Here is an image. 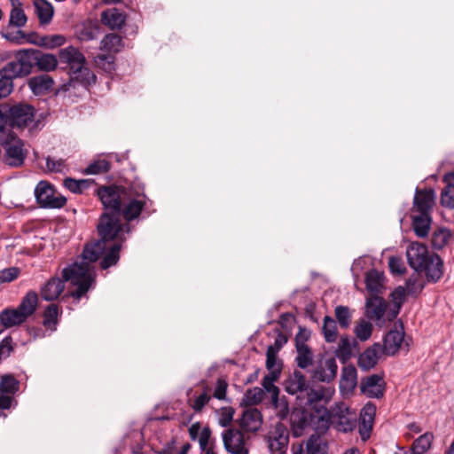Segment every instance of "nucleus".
<instances>
[{
  "mask_svg": "<svg viewBox=\"0 0 454 454\" xmlns=\"http://www.w3.org/2000/svg\"><path fill=\"white\" fill-rule=\"evenodd\" d=\"M337 363L333 357L321 361L312 371L311 376L315 381L331 382L337 375Z\"/></svg>",
  "mask_w": 454,
  "mask_h": 454,
  "instance_id": "dca6fc26",
  "label": "nucleus"
},
{
  "mask_svg": "<svg viewBox=\"0 0 454 454\" xmlns=\"http://www.w3.org/2000/svg\"><path fill=\"white\" fill-rule=\"evenodd\" d=\"M146 196L137 194L136 196L129 190L127 192L126 202L121 207V215L127 222L137 219L145 206Z\"/></svg>",
  "mask_w": 454,
  "mask_h": 454,
  "instance_id": "9b49d317",
  "label": "nucleus"
},
{
  "mask_svg": "<svg viewBox=\"0 0 454 454\" xmlns=\"http://www.w3.org/2000/svg\"><path fill=\"white\" fill-rule=\"evenodd\" d=\"M387 303L383 298L377 295L367 299L365 307V315L368 319L372 320L377 325L382 326L385 324V313L387 312Z\"/></svg>",
  "mask_w": 454,
  "mask_h": 454,
  "instance_id": "4468645a",
  "label": "nucleus"
},
{
  "mask_svg": "<svg viewBox=\"0 0 454 454\" xmlns=\"http://www.w3.org/2000/svg\"><path fill=\"white\" fill-rule=\"evenodd\" d=\"M407 260L411 268L419 271L430 256L427 247L419 242L411 243L406 251Z\"/></svg>",
  "mask_w": 454,
  "mask_h": 454,
  "instance_id": "2eb2a0df",
  "label": "nucleus"
},
{
  "mask_svg": "<svg viewBox=\"0 0 454 454\" xmlns=\"http://www.w3.org/2000/svg\"><path fill=\"white\" fill-rule=\"evenodd\" d=\"M307 387L306 377L300 371H294L285 381V390L291 395L303 394Z\"/></svg>",
  "mask_w": 454,
  "mask_h": 454,
  "instance_id": "b1692460",
  "label": "nucleus"
},
{
  "mask_svg": "<svg viewBox=\"0 0 454 454\" xmlns=\"http://www.w3.org/2000/svg\"><path fill=\"white\" fill-rule=\"evenodd\" d=\"M20 273L17 267H10L0 270V283H10L15 280Z\"/></svg>",
  "mask_w": 454,
  "mask_h": 454,
  "instance_id": "bf43d9fd",
  "label": "nucleus"
},
{
  "mask_svg": "<svg viewBox=\"0 0 454 454\" xmlns=\"http://www.w3.org/2000/svg\"><path fill=\"white\" fill-rule=\"evenodd\" d=\"M81 262H74L62 270L64 281L69 282L72 286H76V290L71 293V296L76 300H80L90 288L94 281V267L91 265L93 262H89L83 258Z\"/></svg>",
  "mask_w": 454,
  "mask_h": 454,
  "instance_id": "20e7f679",
  "label": "nucleus"
},
{
  "mask_svg": "<svg viewBox=\"0 0 454 454\" xmlns=\"http://www.w3.org/2000/svg\"><path fill=\"white\" fill-rule=\"evenodd\" d=\"M451 239V232L446 228H441L434 231L432 235V246L434 249H442Z\"/></svg>",
  "mask_w": 454,
  "mask_h": 454,
  "instance_id": "79ce46f5",
  "label": "nucleus"
},
{
  "mask_svg": "<svg viewBox=\"0 0 454 454\" xmlns=\"http://www.w3.org/2000/svg\"><path fill=\"white\" fill-rule=\"evenodd\" d=\"M262 424V416L257 408H248L244 411L240 419V427L247 432H256Z\"/></svg>",
  "mask_w": 454,
  "mask_h": 454,
  "instance_id": "4be33fe9",
  "label": "nucleus"
},
{
  "mask_svg": "<svg viewBox=\"0 0 454 454\" xmlns=\"http://www.w3.org/2000/svg\"><path fill=\"white\" fill-rule=\"evenodd\" d=\"M306 454H327V446L318 435L312 434L306 442Z\"/></svg>",
  "mask_w": 454,
  "mask_h": 454,
  "instance_id": "ea45409f",
  "label": "nucleus"
},
{
  "mask_svg": "<svg viewBox=\"0 0 454 454\" xmlns=\"http://www.w3.org/2000/svg\"><path fill=\"white\" fill-rule=\"evenodd\" d=\"M383 274L376 270H372L366 274L365 284L368 291L372 293L380 292L383 285Z\"/></svg>",
  "mask_w": 454,
  "mask_h": 454,
  "instance_id": "4c0bfd02",
  "label": "nucleus"
},
{
  "mask_svg": "<svg viewBox=\"0 0 454 454\" xmlns=\"http://www.w3.org/2000/svg\"><path fill=\"white\" fill-rule=\"evenodd\" d=\"M121 214H110L104 212L97 225L99 239L85 245L82 255L89 262H97L104 254L107 244L112 241L122 243L126 240V234L130 232L129 223H122L120 220Z\"/></svg>",
  "mask_w": 454,
  "mask_h": 454,
  "instance_id": "f257e3e1",
  "label": "nucleus"
},
{
  "mask_svg": "<svg viewBox=\"0 0 454 454\" xmlns=\"http://www.w3.org/2000/svg\"><path fill=\"white\" fill-rule=\"evenodd\" d=\"M434 435L431 433H425L418 437L412 443L411 450L413 454H423L431 447Z\"/></svg>",
  "mask_w": 454,
  "mask_h": 454,
  "instance_id": "a19ab883",
  "label": "nucleus"
},
{
  "mask_svg": "<svg viewBox=\"0 0 454 454\" xmlns=\"http://www.w3.org/2000/svg\"><path fill=\"white\" fill-rule=\"evenodd\" d=\"M376 413V406L372 403H367L360 411V420L373 423Z\"/></svg>",
  "mask_w": 454,
  "mask_h": 454,
  "instance_id": "052dcab7",
  "label": "nucleus"
},
{
  "mask_svg": "<svg viewBox=\"0 0 454 454\" xmlns=\"http://www.w3.org/2000/svg\"><path fill=\"white\" fill-rule=\"evenodd\" d=\"M0 145L4 149V162L10 167H20L27 156L23 141L14 131L0 130Z\"/></svg>",
  "mask_w": 454,
  "mask_h": 454,
  "instance_id": "39448f33",
  "label": "nucleus"
},
{
  "mask_svg": "<svg viewBox=\"0 0 454 454\" xmlns=\"http://www.w3.org/2000/svg\"><path fill=\"white\" fill-rule=\"evenodd\" d=\"M278 373L277 371H272L267 375H265L262 379V385L264 390L270 394L271 399H276V397L279 394V389L277 386L274 385V382L278 380Z\"/></svg>",
  "mask_w": 454,
  "mask_h": 454,
  "instance_id": "a18cd8bd",
  "label": "nucleus"
},
{
  "mask_svg": "<svg viewBox=\"0 0 454 454\" xmlns=\"http://www.w3.org/2000/svg\"><path fill=\"white\" fill-rule=\"evenodd\" d=\"M356 386V371L351 367H345L342 371L340 387L343 390H353Z\"/></svg>",
  "mask_w": 454,
  "mask_h": 454,
  "instance_id": "c9c22d12",
  "label": "nucleus"
},
{
  "mask_svg": "<svg viewBox=\"0 0 454 454\" xmlns=\"http://www.w3.org/2000/svg\"><path fill=\"white\" fill-rule=\"evenodd\" d=\"M46 167L51 172H62L66 164L65 160L62 159L55 160L51 157H47Z\"/></svg>",
  "mask_w": 454,
  "mask_h": 454,
  "instance_id": "69168bd1",
  "label": "nucleus"
},
{
  "mask_svg": "<svg viewBox=\"0 0 454 454\" xmlns=\"http://www.w3.org/2000/svg\"><path fill=\"white\" fill-rule=\"evenodd\" d=\"M14 350V344L11 336H6L0 342V363L8 358Z\"/></svg>",
  "mask_w": 454,
  "mask_h": 454,
  "instance_id": "4d7b16f0",
  "label": "nucleus"
},
{
  "mask_svg": "<svg viewBox=\"0 0 454 454\" xmlns=\"http://www.w3.org/2000/svg\"><path fill=\"white\" fill-rule=\"evenodd\" d=\"M223 442L229 454H248L246 448L244 434L236 428H229L223 432Z\"/></svg>",
  "mask_w": 454,
  "mask_h": 454,
  "instance_id": "ddd939ff",
  "label": "nucleus"
},
{
  "mask_svg": "<svg viewBox=\"0 0 454 454\" xmlns=\"http://www.w3.org/2000/svg\"><path fill=\"white\" fill-rule=\"evenodd\" d=\"M101 21L110 29H120L126 21V15L117 8L108 9L101 13Z\"/></svg>",
  "mask_w": 454,
  "mask_h": 454,
  "instance_id": "393cba45",
  "label": "nucleus"
},
{
  "mask_svg": "<svg viewBox=\"0 0 454 454\" xmlns=\"http://www.w3.org/2000/svg\"><path fill=\"white\" fill-rule=\"evenodd\" d=\"M296 352L295 362L299 368L306 369L313 364L314 355L309 346L298 347Z\"/></svg>",
  "mask_w": 454,
  "mask_h": 454,
  "instance_id": "f704fd0d",
  "label": "nucleus"
},
{
  "mask_svg": "<svg viewBox=\"0 0 454 454\" xmlns=\"http://www.w3.org/2000/svg\"><path fill=\"white\" fill-rule=\"evenodd\" d=\"M426 271L427 277L433 282L438 281L443 274V262L436 254H432L427 260L425 266L419 271Z\"/></svg>",
  "mask_w": 454,
  "mask_h": 454,
  "instance_id": "5701e85b",
  "label": "nucleus"
},
{
  "mask_svg": "<svg viewBox=\"0 0 454 454\" xmlns=\"http://www.w3.org/2000/svg\"><path fill=\"white\" fill-rule=\"evenodd\" d=\"M64 185L73 193H82L90 186V182L84 179L75 180L68 177L65 179Z\"/></svg>",
  "mask_w": 454,
  "mask_h": 454,
  "instance_id": "8fccbe9b",
  "label": "nucleus"
},
{
  "mask_svg": "<svg viewBox=\"0 0 454 454\" xmlns=\"http://www.w3.org/2000/svg\"><path fill=\"white\" fill-rule=\"evenodd\" d=\"M322 333L326 342L333 343L338 338V327L336 321L330 316H325L323 320Z\"/></svg>",
  "mask_w": 454,
  "mask_h": 454,
  "instance_id": "473e14b6",
  "label": "nucleus"
},
{
  "mask_svg": "<svg viewBox=\"0 0 454 454\" xmlns=\"http://www.w3.org/2000/svg\"><path fill=\"white\" fill-rule=\"evenodd\" d=\"M272 403L279 418L285 419L287 417L289 413L288 403L284 398L279 399L278 395L276 399H272Z\"/></svg>",
  "mask_w": 454,
  "mask_h": 454,
  "instance_id": "e2e57ef3",
  "label": "nucleus"
},
{
  "mask_svg": "<svg viewBox=\"0 0 454 454\" xmlns=\"http://www.w3.org/2000/svg\"><path fill=\"white\" fill-rule=\"evenodd\" d=\"M388 265L393 273L403 274L405 270V266L401 258L391 256L388 260Z\"/></svg>",
  "mask_w": 454,
  "mask_h": 454,
  "instance_id": "774afa93",
  "label": "nucleus"
},
{
  "mask_svg": "<svg viewBox=\"0 0 454 454\" xmlns=\"http://www.w3.org/2000/svg\"><path fill=\"white\" fill-rule=\"evenodd\" d=\"M99 27L92 22H84L76 29L77 37L81 41H90L97 38Z\"/></svg>",
  "mask_w": 454,
  "mask_h": 454,
  "instance_id": "72a5a7b5",
  "label": "nucleus"
},
{
  "mask_svg": "<svg viewBox=\"0 0 454 454\" xmlns=\"http://www.w3.org/2000/svg\"><path fill=\"white\" fill-rule=\"evenodd\" d=\"M383 354L381 345L379 342L374 343L362 352L357 360V364L363 371H369L373 368L380 356Z\"/></svg>",
  "mask_w": 454,
  "mask_h": 454,
  "instance_id": "6ab92c4d",
  "label": "nucleus"
},
{
  "mask_svg": "<svg viewBox=\"0 0 454 454\" xmlns=\"http://www.w3.org/2000/svg\"><path fill=\"white\" fill-rule=\"evenodd\" d=\"M114 60L115 57L114 54H99L94 59L97 67L108 74L113 73L114 70Z\"/></svg>",
  "mask_w": 454,
  "mask_h": 454,
  "instance_id": "de8ad7c7",
  "label": "nucleus"
},
{
  "mask_svg": "<svg viewBox=\"0 0 454 454\" xmlns=\"http://www.w3.org/2000/svg\"><path fill=\"white\" fill-rule=\"evenodd\" d=\"M211 438V430L209 427H204L199 435L198 441L200 444V449L201 451L205 450H209V447H213L212 442H210Z\"/></svg>",
  "mask_w": 454,
  "mask_h": 454,
  "instance_id": "680f3d73",
  "label": "nucleus"
},
{
  "mask_svg": "<svg viewBox=\"0 0 454 454\" xmlns=\"http://www.w3.org/2000/svg\"><path fill=\"white\" fill-rule=\"evenodd\" d=\"M264 392L260 387H253L247 390L245 394V402L249 405H255L263 400Z\"/></svg>",
  "mask_w": 454,
  "mask_h": 454,
  "instance_id": "6e6d98bb",
  "label": "nucleus"
},
{
  "mask_svg": "<svg viewBox=\"0 0 454 454\" xmlns=\"http://www.w3.org/2000/svg\"><path fill=\"white\" fill-rule=\"evenodd\" d=\"M38 303V295L34 291H29L23 297L21 302L17 307V309L27 318L31 316L36 309Z\"/></svg>",
  "mask_w": 454,
  "mask_h": 454,
  "instance_id": "7c9ffc66",
  "label": "nucleus"
},
{
  "mask_svg": "<svg viewBox=\"0 0 454 454\" xmlns=\"http://www.w3.org/2000/svg\"><path fill=\"white\" fill-rule=\"evenodd\" d=\"M59 306L57 304H50L43 313V325L51 328L57 324L59 316Z\"/></svg>",
  "mask_w": 454,
  "mask_h": 454,
  "instance_id": "603ef678",
  "label": "nucleus"
},
{
  "mask_svg": "<svg viewBox=\"0 0 454 454\" xmlns=\"http://www.w3.org/2000/svg\"><path fill=\"white\" fill-rule=\"evenodd\" d=\"M27 23V16L21 8L14 7L10 13L9 25L22 27Z\"/></svg>",
  "mask_w": 454,
  "mask_h": 454,
  "instance_id": "864d4df0",
  "label": "nucleus"
},
{
  "mask_svg": "<svg viewBox=\"0 0 454 454\" xmlns=\"http://www.w3.org/2000/svg\"><path fill=\"white\" fill-rule=\"evenodd\" d=\"M26 317L16 309H5L0 313V322L4 328L20 325L26 321Z\"/></svg>",
  "mask_w": 454,
  "mask_h": 454,
  "instance_id": "bb28decb",
  "label": "nucleus"
},
{
  "mask_svg": "<svg viewBox=\"0 0 454 454\" xmlns=\"http://www.w3.org/2000/svg\"><path fill=\"white\" fill-rule=\"evenodd\" d=\"M434 203V192L433 191H421L416 190L413 199V212L419 214L430 215V210Z\"/></svg>",
  "mask_w": 454,
  "mask_h": 454,
  "instance_id": "aec40b11",
  "label": "nucleus"
},
{
  "mask_svg": "<svg viewBox=\"0 0 454 454\" xmlns=\"http://www.w3.org/2000/svg\"><path fill=\"white\" fill-rule=\"evenodd\" d=\"M54 81L49 74H40L28 80V87L35 95H43L51 90Z\"/></svg>",
  "mask_w": 454,
  "mask_h": 454,
  "instance_id": "a878e982",
  "label": "nucleus"
},
{
  "mask_svg": "<svg viewBox=\"0 0 454 454\" xmlns=\"http://www.w3.org/2000/svg\"><path fill=\"white\" fill-rule=\"evenodd\" d=\"M372 324L364 318H360L354 326V333L361 341L369 340L372 336Z\"/></svg>",
  "mask_w": 454,
  "mask_h": 454,
  "instance_id": "e433bc0d",
  "label": "nucleus"
},
{
  "mask_svg": "<svg viewBox=\"0 0 454 454\" xmlns=\"http://www.w3.org/2000/svg\"><path fill=\"white\" fill-rule=\"evenodd\" d=\"M66 39L63 35H48L44 36L42 39V43L47 47L54 48L57 46H61L64 44Z\"/></svg>",
  "mask_w": 454,
  "mask_h": 454,
  "instance_id": "0e129e2a",
  "label": "nucleus"
},
{
  "mask_svg": "<svg viewBox=\"0 0 454 454\" xmlns=\"http://www.w3.org/2000/svg\"><path fill=\"white\" fill-rule=\"evenodd\" d=\"M404 334L403 324L395 323V328L390 330L383 338V346H381L383 354L395 356L402 348Z\"/></svg>",
  "mask_w": 454,
  "mask_h": 454,
  "instance_id": "f8f14e48",
  "label": "nucleus"
},
{
  "mask_svg": "<svg viewBox=\"0 0 454 454\" xmlns=\"http://www.w3.org/2000/svg\"><path fill=\"white\" fill-rule=\"evenodd\" d=\"M412 228L415 234L419 238H425L427 236L430 226L431 217L430 215H412Z\"/></svg>",
  "mask_w": 454,
  "mask_h": 454,
  "instance_id": "cd10ccee",
  "label": "nucleus"
},
{
  "mask_svg": "<svg viewBox=\"0 0 454 454\" xmlns=\"http://www.w3.org/2000/svg\"><path fill=\"white\" fill-rule=\"evenodd\" d=\"M110 169V162L101 159L91 162L86 168L85 172L89 175H98L106 173Z\"/></svg>",
  "mask_w": 454,
  "mask_h": 454,
  "instance_id": "3c124183",
  "label": "nucleus"
},
{
  "mask_svg": "<svg viewBox=\"0 0 454 454\" xmlns=\"http://www.w3.org/2000/svg\"><path fill=\"white\" fill-rule=\"evenodd\" d=\"M123 47L122 39L119 35L108 34L101 41L100 49L107 54L119 52Z\"/></svg>",
  "mask_w": 454,
  "mask_h": 454,
  "instance_id": "2f4dec72",
  "label": "nucleus"
},
{
  "mask_svg": "<svg viewBox=\"0 0 454 454\" xmlns=\"http://www.w3.org/2000/svg\"><path fill=\"white\" fill-rule=\"evenodd\" d=\"M234 409L232 407H223L218 411V422L222 427H228L232 421L234 415Z\"/></svg>",
  "mask_w": 454,
  "mask_h": 454,
  "instance_id": "13d9d810",
  "label": "nucleus"
},
{
  "mask_svg": "<svg viewBox=\"0 0 454 454\" xmlns=\"http://www.w3.org/2000/svg\"><path fill=\"white\" fill-rule=\"evenodd\" d=\"M269 449L272 453H283L289 442V430L281 422L276 423L267 435Z\"/></svg>",
  "mask_w": 454,
  "mask_h": 454,
  "instance_id": "9d476101",
  "label": "nucleus"
},
{
  "mask_svg": "<svg viewBox=\"0 0 454 454\" xmlns=\"http://www.w3.org/2000/svg\"><path fill=\"white\" fill-rule=\"evenodd\" d=\"M336 356L343 362L348 360L352 356V344L351 340L348 335L340 337L338 348L336 349Z\"/></svg>",
  "mask_w": 454,
  "mask_h": 454,
  "instance_id": "c03bdc74",
  "label": "nucleus"
},
{
  "mask_svg": "<svg viewBox=\"0 0 454 454\" xmlns=\"http://www.w3.org/2000/svg\"><path fill=\"white\" fill-rule=\"evenodd\" d=\"M31 68L36 66L39 70L44 72L53 71L58 66V59L55 55L50 53H43L35 49H27Z\"/></svg>",
  "mask_w": 454,
  "mask_h": 454,
  "instance_id": "f3484780",
  "label": "nucleus"
},
{
  "mask_svg": "<svg viewBox=\"0 0 454 454\" xmlns=\"http://www.w3.org/2000/svg\"><path fill=\"white\" fill-rule=\"evenodd\" d=\"M128 191L122 186L108 185L99 187L97 194L106 212L121 214V207L126 202Z\"/></svg>",
  "mask_w": 454,
  "mask_h": 454,
  "instance_id": "0eeeda50",
  "label": "nucleus"
},
{
  "mask_svg": "<svg viewBox=\"0 0 454 454\" xmlns=\"http://www.w3.org/2000/svg\"><path fill=\"white\" fill-rule=\"evenodd\" d=\"M121 244L122 243H114L112 245L107 244V247L104 251L106 252V254L100 262V266L102 269L106 270L111 266L117 264L120 260Z\"/></svg>",
  "mask_w": 454,
  "mask_h": 454,
  "instance_id": "c85d7f7f",
  "label": "nucleus"
},
{
  "mask_svg": "<svg viewBox=\"0 0 454 454\" xmlns=\"http://www.w3.org/2000/svg\"><path fill=\"white\" fill-rule=\"evenodd\" d=\"M36 111L28 104H0V130L13 131L27 129L30 133L41 129V121L35 120Z\"/></svg>",
  "mask_w": 454,
  "mask_h": 454,
  "instance_id": "f03ea898",
  "label": "nucleus"
},
{
  "mask_svg": "<svg viewBox=\"0 0 454 454\" xmlns=\"http://www.w3.org/2000/svg\"><path fill=\"white\" fill-rule=\"evenodd\" d=\"M307 395V403L308 404H311L312 403L321 401L325 398V390L324 389H308L305 391Z\"/></svg>",
  "mask_w": 454,
  "mask_h": 454,
  "instance_id": "338daca9",
  "label": "nucleus"
},
{
  "mask_svg": "<svg viewBox=\"0 0 454 454\" xmlns=\"http://www.w3.org/2000/svg\"><path fill=\"white\" fill-rule=\"evenodd\" d=\"M383 378L379 374H372L361 383V391L371 398H380L384 395Z\"/></svg>",
  "mask_w": 454,
  "mask_h": 454,
  "instance_id": "a211bd4d",
  "label": "nucleus"
},
{
  "mask_svg": "<svg viewBox=\"0 0 454 454\" xmlns=\"http://www.w3.org/2000/svg\"><path fill=\"white\" fill-rule=\"evenodd\" d=\"M59 61L69 67L70 80L77 82L87 88L96 82V75L86 67L84 55L75 47L68 46L61 49Z\"/></svg>",
  "mask_w": 454,
  "mask_h": 454,
  "instance_id": "7ed1b4c3",
  "label": "nucleus"
},
{
  "mask_svg": "<svg viewBox=\"0 0 454 454\" xmlns=\"http://www.w3.org/2000/svg\"><path fill=\"white\" fill-rule=\"evenodd\" d=\"M32 72L28 50H19L14 54V59L6 63L0 69V75H7L12 80L27 76Z\"/></svg>",
  "mask_w": 454,
  "mask_h": 454,
  "instance_id": "6e6552de",
  "label": "nucleus"
},
{
  "mask_svg": "<svg viewBox=\"0 0 454 454\" xmlns=\"http://www.w3.org/2000/svg\"><path fill=\"white\" fill-rule=\"evenodd\" d=\"M425 286L423 279L418 275L414 274L406 280V291L409 294L417 295Z\"/></svg>",
  "mask_w": 454,
  "mask_h": 454,
  "instance_id": "09e8293b",
  "label": "nucleus"
},
{
  "mask_svg": "<svg viewBox=\"0 0 454 454\" xmlns=\"http://www.w3.org/2000/svg\"><path fill=\"white\" fill-rule=\"evenodd\" d=\"M35 196L37 203L45 208H60L67 203V199L62 195H55L53 186L46 181H40L35 189Z\"/></svg>",
  "mask_w": 454,
  "mask_h": 454,
  "instance_id": "1a4fd4ad",
  "label": "nucleus"
},
{
  "mask_svg": "<svg viewBox=\"0 0 454 454\" xmlns=\"http://www.w3.org/2000/svg\"><path fill=\"white\" fill-rule=\"evenodd\" d=\"M441 203L443 207L454 208V184L449 183L442 191Z\"/></svg>",
  "mask_w": 454,
  "mask_h": 454,
  "instance_id": "5fc2aeb1",
  "label": "nucleus"
},
{
  "mask_svg": "<svg viewBox=\"0 0 454 454\" xmlns=\"http://www.w3.org/2000/svg\"><path fill=\"white\" fill-rule=\"evenodd\" d=\"M35 12L42 25L49 24L53 16L52 5L45 0H35L34 3Z\"/></svg>",
  "mask_w": 454,
  "mask_h": 454,
  "instance_id": "c756f323",
  "label": "nucleus"
},
{
  "mask_svg": "<svg viewBox=\"0 0 454 454\" xmlns=\"http://www.w3.org/2000/svg\"><path fill=\"white\" fill-rule=\"evenodd\" d=\"M64 280L58 277L51 278L41 287V296L44 301H51L59 297L65 288Z\"/></svg>",
  "mask_w": 454,
  "mask_h": 454,
  "instance_id": "412c9836",
  "label": "nucleus"
},
{
  "mask_svg": "<svg viewBox=\"0 0 454 454\" xmlns=\"http://www.w3.org/2000/svg\"><path fill=\"white\" fill-rule=\"evenodd\" d=\"M33 35L25 34L23 31L18 30H7L2 33V36L5 38L7 41L13 43L15 44H23L27 42L30 43H36L35 41L32 39Z\"/></svg>",
  "mask_w": 454,
  "mask_h": 454,
  "instance_id": "58836bf2",
  "label": "nucleus"
},
{
  "mask_svg": "<svg viewBox=\"0 0 454 454\" xmlns=\"http://www.w3.org/2000/svg\"><path fill=\"white\" fill-rule=\"evenodd\" d=\"M20 388V382L12 374H4L0 380L1 394H15Z\"/></svg>",
  "mask_w": 454,
  "mask_h": 454,
  "instance_id": "37998d69",
  "label": "nucleus"
},
{
  "mask_svg": "<svg viewBox=\"0 0 454 454\" xmlns=\"http://www.w3.org/2000/svg\"><path fill=\"white\" fill-rule=\"evenodd\" d=\"M335 317L343 329H347L351 325L352 312L348 306L339 305L334 309Z\"/></svg>",
  "mask_w": 454,
  "mask_h": 454,
  "instance_id": "49530a36",
  "label": "nucleus"
},
{
  "mask_svg": "<svg viewBox=\"0 0 454 454\" xmlns=\"http://www.w3.org/2000/svg\"><path fill=\"white\" fill-rule=\"evenodd\" d=\"M328 420L335 429L348 433L353 431L357 424L356 411L351 410L344 403H336L326 411Z\"/></svg>",
  "mask_w": 454,
  "mask_h": 454,
  "instance_id": "423d86ee",
  "label": "nucleus"
}]
</instances>
